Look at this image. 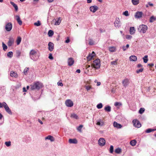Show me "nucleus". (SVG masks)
Listing matches in <instances>:
<instances>
[{"label": "nucleus", "mask_w": 156, "mask_h": 156, "mask_svg": "<svg viewBox=\"0 0 156 156\" xmlns=\"http://www.w3.org/2000/svg\"><path fill=\"white\" fill-rule=\"evenodd\" d=\"M103 105L101 103H100L97 105V107L98 109H101Z\"/></svg>", "instance_id": "obj_40"}, {"label": "nucleus", "mask_w": 156, "mask_h": 156, "mask_svg": "<svg viewBox=\"0 0 156 156\" xmlns=\"http://www.w3.org/2000/svg\"><path fill=\"white\" fill-rule=\"evenodd\" d=\"M65 103L66 105L69 107H72L73 105V102L70 99H67Z\"/></svg>", "instance_id": "obj_9"}, {"label": "nucleus", "mask_w": 156, "mask_h": 156, "mask_svg": "<svg viewBox=\"0 0 156 156\" xmlns=\"http://www.w3.org/2000/svg\"><path fill=\"white\" fill-rule=\"evenodd\" d=\"M71 117L75 119H78V117L77 115L75 114H71Z\"/></svg>", "instance_id": "obj_33"}, {"label": "nucleus", "mask_w": 156, "mask_h": 156, "mask_svg": "<svg viewBox=\"0 0 156 156\" xmlns=\"http://www.w3.org/2000/svg\"><path fill=\"white\" fill-rule=\"evenodd\" d=\"M30 86L31 87L30 89L31 90L35 89L39 90L42 87V84L39 81H37L34 82L33 84L31 85Z\"/></svg>", "instance_id": "obj_2"}, {"label": "nucleus", "mask_w": 156, "mask_h": 156, "mask_svg": "<svg viewBox=\"0 0 156 156\" xmlns=\"http://www.w3.org/2000/svg\"><path fill=\"white\" fill-rule=\"evenodd\" d=\"M70 41V40L69 39V38H67V39L65 41V42L66 43H69Z\"/></svg>", "instance_id": "obj_60"}, {"label": "nucleus", "mask_w": 156, "mask_h": 156, "mask_svg": "<svg viewBox=\"0 0 156 156\" xmlns=\"http://www.w3.org/2000/svg\"><path fill=\"white\" fill-rule=\"evenodd\" d=\"M101 66L100 60L99 59H97L93 61V63L92 64L91 66L97 69L100 68Z\"/></svg>", "instance_id": "obj_3"}, {"label": "nucleus", "mask_w": 156, "mask_h": 156, "mask_svg": "<svg viewBox=\"0 0 156 156\" xmlns=\"http://www.w3.org/2000/svg\"><path fill=\"white\" fill-rule=\"evenodd\" d=\"M45 140H50L51 142L54 141L55 140L54 137L51 135H48L47 136L45 137Z\"/></svg>", "instance_id": "obj_19"}, {"label": "nucleus", "mask_w": 156, "mask_h": 156, "mask_svg": "<svg viewBox=\"0 0 156 156\" xmlns=\"http://www.w3.org/2000/svg\"><path fill=\"white\" fill-rule=\"evenodd\" d=\"M129 47V44H127L126 46H123L122 47V49L124 51H126Z\"/></svg>", "instance_id": "obj_44"}, {"label": "nucleus", "mask_w": 156, "mask_h": 156, "mask_svg": "<svg viewBox=\"0 0 156 156\" xmlns=\"http://www.w3.org/2000/svg\"><path fill=\"white\" fill-rule=\"evenodd\" d=\"M16 54L17 56V57H19L21 54V52L20 51L17 50L16 51Z\"/></svg>", "instance_id": "obj_47"}, {"label": "nucleus", "mask_w": 156, "mask_h": 156, "mask_svg": "<svg viewBox=\"0 0 156 156\" xmlns=\"http://www.w3.org/2000/svg\"><path fill=\"white\" fill-rule=\"evenodd\" d=\"M89 44L90 45H92L94 44V41L92 39H90L89 40Z\"/></svg>", "instance_id": "obj_46"}, {"label": "nucleus", "mask_w": 156, "mask_h": 156, "mask_svg": "<svg viewBox=\"0 0 156 156\" xmlns=\"http://www.w3.org/2000/svg\"><path fill=\"white\" fill-rule=\"evenodd\" d=\"M133 4L134 5H137L139 3V0H132Z\"/></svg>", "instance_id": "obj_37"}, {"label": "nucleus", "mask_w": 156, "mask_h": 156, "mask_svg": "<svg viewBox=\"0 0 156 156\" xmlns=\"http://www.w3.org/2000/svg\"><path fill=\"white\" fill-rule=\"evenodd\" d=\"M39 56V53L37 52L35 50L32 49L30 51V58L33 61H37Z\"/></svg>", "instance_id": "obj_1"}, {"label": "nucleus", "mask_w": 156, "mask_h": 156, "mask_svg": "<svg viewBox=\"0 0 156 156\" xmlns=\"http://www.w3.org/2000/svg\"><path fill=\"white\" fill-rule=\"evenodd\" d=\"M146 16V14H143L142 12L137 11L135 13L134 17L136 19H140L143 16Z\"/></svg>", "instance_id": "obj_5"}, {"label": "nucleus", "mask_w": 156, "mask_h": 156, "mask_svg": "<svg viewBox=\"0 0 156 156\" xmlns=\"http://www.w3.org/2000/svg\"><path fill=\"white\" fill-rule=\"evenodd\" d=\"M113 126L115 127H116L117 128H120L122 126L121 124L118 123L117 122H114Z\"/></svg>", "instance_id": "obj_21"}, {"label": "nucleus", "mask_w": 156, "mask_h": 156, "mask_svg": "<svg viewBox=\"0 0 156 156\" xmlns=\"http://www.w3.org/2000/svg\"><path fill=\"white\" fill-rule=\"evenodd\" d=\"M123 15L126 16H128L129 15V14L128 13V11L127 10L125 11L123 13Z\"/></svg>", "instance_id": "obj_50"}, {"label": "nucleus", "mask_w": 156, "mask_h": 156, "mask_svg": "<svg viewBox=\"0 0 156 156\" xmlns=\"http://www.w3.org/2000/svg\"><path fill=\"white\" fill-rule=\"evenodd\" d=\"M2 47L3 50L4 51H6V50L7 48V47L6 45V44H5L3 42H2Z\"/></svg>", "instance_id": "obj_39"}, {"label": "nucleus", "mask_w": 156, "mask_h": 156, "mask_svg": "<svg viewBox=\"0 0 156 156\" xmlns=\"http://www.w3.org/2000/svg\"><path fill=\"white\" fill-rule=\"evenodd\" d=\"M109 50L110 51L113 52L115 51V48L114 47H111L109 48Z\"/></svg>", "instance_id": "obj_45"}, {"label": "nucleus", "mask_w": 156, "mask_h": 156, "mask_svg": "<svg viewBox=\"0 0 156 156\" xmlns=\"http://www.w3.org/2000/svg\"><path fill=\"white\" fill-rule=\"evenodd\" d=\"M10 76L12 77L17 78L18 77L17 74L14 72L12 71L10 73Z\"/></svg>", "instance_id": "obj_24"}, {"label": "nucleus", "mask_w": 156, "mask_h": 156, "mask_svg": "<svg viewBox=\"0 0 156 156\" xmlns=\"http://www.w3.org/2000/svg\"><path fill=\"white\" fill-rule=\"evenodd\" d=\"M12 23L11 22H9L6 24L5 29L7 31H10L12 29Z\"/></svg>", "instance_id": "obj_7"}, {"label": "nucleus", "mask_w": 156, "mask_h": 156, "mask_svg": "<svg viewBox=\"0 0 156 156\" xmlns=\"http://www.w3.org/2000/svg\"><path fill=\"white\" fill-rule=\"evenodd\" d=\"M83 127V125H81L79 126L77 128V130L78 131L80 132H81V129Z\"/></svg>", "instance_id": "obj_43"}, {"label": "nucleus", "mask_w": 156, "mask_h": 156, "mask_svg": "<svg viewBox=\"0 0 156 156\" xmlns=\"http://www.w3.org/2000/svg\"><path fill=\"white\" fill-rule=\"evenodd\" d=\"M114 150V147L112 145H111L110 146V147L109 148V152L110 153H112L113 152Z\"/></svg>", "instance_id": "obj_41"}, {"label": "nucleus", "mask_w": 156, "mask_h": 156, "mask_svg": "<svg viewBox=\"0 0 156 156\" xmlns=\"http://www.w3.org/2000/svg\"><path fill=\"white\" fill-rule=\"evenodd\" d=\"M57 84L58 86H63V85L62 83H60L59 82H58Z\"/></svg>", "instance_id": "obj_59"}, {"label": "nucleus", "mask_w": 156, "mask_h": 156, "mask_svg": "<svg viewBox=\"0 0 156 156\" xmlns=\"http://www.w3.org/2000/svg\"><path fill=\"white\" fill-rule=\"evenodd\" d=\"M85 87L87 91L90 90V89L91 88V87L89 86H85Z\"/></svg>", "instance_id": "obj_55"}, {"label": "nucleus", "mask_w": 156, "mask_h": 156, "mask_svg": "<svg viewBox=\"0 0 156 156\" xmlns=\"http://www.w3.org/2000/svg\"><path fill=\"white\" fill-rule=\"evenodd\" d=\"M9 40L8 45L10 47L13 44L14 42V39L12 37H10L9 38Z\"/></svg>", "instance_id": "obj_11"}, {"label": "nucleus", "mask_w": 156, "mask_h": 156, "mask_svg": "<svg viewBox=\"0 0 156 156\" xmlns=\"http://www.w3.org/2000/svg\"><path fill=\"white\" fill-rule=\"evenodd\" d=\"M155 20H156V17L152 16L150 18L149 22L150 23H152Z\"/></svg>", "instance_id": "obj_30"}, {"label": "nucleus", "mask_w": 156, "mask_h": 156, "mask_svg": "<svg viewBox=\"0 0 156 156\" xmlns=\"http://www.w3.org/2000/svg\"><path fill=\"white\" fill-rule=\"evenodd\" d=\"M68 65L69 66H71L73 65L74 63V60L72 58H68Z\"/></svg>", "instance_id": "obj_13"}, {"label": "nucleus", "mask_w": 156, "mask_h": 156, "mask_svg": "<svg viewBox=\"0 0 156 156\" xmlns=\"http://www.w3.org/2000/svg\"><path fill=\"white\" fill-rule=\"evenodd\" d=\"M136 143V141L135 140H131L130 142V144L133 146H135Z\"/></svg>", "instance_id": "obj_31"}, {"label": "nucleus", "mask_w": 156, "mask_h": 156, "mask_svg": "<svg viewBox=\"0 0 156 156\" xmlns=\"http://www.w3.org/2000/svg\"><path fill=\"white\" fill-rule=\"evenodd\" d=\"M7 56L10 58H11L13 56V52L12 51H9L7 54Z\"/></svg>", "instance_id": "obj_35"}, {"label": "nucleus", "mask_w": 156, "mask_h": 156, "mask_svg": "<svg viewBox=\"0 0 156 156\" xmlns=\"http://www.w3.org/2000/svg\"><path fill=\"white\" fill-rule=\"evenodd\" d=\"M48 49L50 51H52L54 49V44L52 42H49L48 44Z\"/></svg>", "instance_id": "obj_15"}, {"label": "nucleus", "mask_w": 156, "mask_h": 156, "mask_svg": "<svg viewBox=\"0 0 156 156\" xmlns=\"http://www.w3.org/2000/svg\"><path fill=\"white\" fill-rule=\"evenodd\" d=\"M137 67L138 68H140V67H142V66L140 64H138L137 65Z\"/></svg>", "instance_id": "obj_63"}, {"label": "nucleus", "mask_w": 156, "mask_h": 156, "mask_svg": "<svg viewBox=\"0 0 156 156\" xmlns=\"http://www.w3.org/2000/svg\"><path fill=\"white\" fill-rule=\"evenodd\" d=\"M16 20L18 23L20 25H21L22 24V21L20 20V16L16 15L15 16Z\"/></svg>", "instance_id": "obj_18"}, {"label": "nucleus", "mask_w": 156, "mask_h": 156, "mask_svg": "<svg viewBox=\"0 0 156 156\" xmlns=\"http://www.w3.org/2000/svg\"><path fill=\"white\" fill-rule=\"evenodd\" d=\"M133 126L137 128H139L141 127V124L140 122L137 119H134L133 120Z\"/></svg>", "instance_id": "obj_6"}, {"label": "nucleus", "mask_w": 156, "mask_h": 156, "mask_svg": "<svg viewBox=\"0 0 156 156\" xmlns=\"http://www.w3.org/2000/svg\"><path fill=\"white\" fill-rule=\"evenodd\" d=\"M39 0H33L34 3H36L39 1Z\"/></svg>", "instance_id": "obj_64"}, {"label": "nucleus", "mask_w": 156, "mask_h": 156, "mask_svg": "<svg viewBox=\"0 0 156 156\" xmlns=\"http://www.w3.org/2000/svg\"><path fill=\"white\" fill-rule=\"evenodd\" d=\"M132 37V36L130 35H127L126 36V38L127 39H130Z\"/></svg>", "instance_id": "obj_56"}, {"label": "nucleus", "mask_w": 156, "mask_h": 156, "mask_svg": "<svg viewBox=\"0 0 156 156\" xmlns=\"http://www.w3.org/2000/svg\"><path fill=\"white\" fill-rule=\"evenodd\" d=\"M105 140L103 138H100L98 141V144L100 146H103L105 145Z\"/></svg>", "instance_id": "obj_10"}, {"label": "nucleus", "mask_w": 156, "mask_h": 156, "mask_svg": "<svg viewBox=\"0 0 156 156\" xmlns=\"http://www.w3.org/2000/svg\"><path fill=\"white\" fill-rule=\"evenodd\" d=\"M144 70V69L143 68H141L139 69H138L136 71V73H140L142 72Z\"/></svg>", "instance_id": "obj_52"}, {"label": "nucleus", "mask_w": 156, "mask_h": 156, "mask_svg": "<svg viewBox=\"0 0 156 156\" xmlns=\"http://www.w3.org/2000/svg\"><path fill=\"white\" fill-rule=\"evenodd\" d=\"M5 111L6 112L9 114L12 115V112L11 111V110L6 104V105H5L4 106V107Z\"/></svg>", "instance_id": "obj_17"}, {"label": "nucleus", "mask_w": 156, "mask_h": 156, "mask_svg": "<svg viewBox=\"0 0 156 156\" xmlns=\"http://www.w3.org/2000/svg\"><path fill=\"white\" fill-rule=\"evenodd\" d=\"M22 40V38L20 36L17 37L16 42L17 45H19L20 44Z\"/></svg>", "instance_id": "obj_26"}, {"label": "nucleus", "mask_w": 156, "mask_h": 156, "mask_svg": "<svg viewBox=\"0 0 156 156\" xmlns=\"http://www.w3.org/2000/svg\"><path fill=\"white\" fill-rule=\"evenodd\" d=\"M129 60L132 61H136L137 60V57L135 55H131L129 58Z\"/></svg>", "instance_id": "obj_22"}, {"label": "nucleus", "mask_w": 156, "mask_h": 156, "mask_svg": "<svg viewBox=\"0 0 156 156\" xmlns=\"http://www.w3.org/2000/svg\"><path fill=\"white\" fill-rule=\"evenodd\" d=\"M54 34L53 31L51 30H49L48 32V35L49 37H52Z\"/></svg>", "instance_id": "obj_32"}, {"label": "nucleus", "mask_w": 156, "mask_h": 156, "mask_svg": "<svg viewBox=\"0 0 156 156\" xmlns=\"http://www.w3.org/2000/svg\"><path fill=\"white\" fill-rule=\"evenodd\" d=\"M69 142L70 144H76L77 143V141L76 139H70L69 140Z\"/></svg>", "instance_id": "obj_20"}, {"label": "nucleus", "mask_w": 156, "mask_h": 156, "mask_svg": "<svg viewBox=\"0 0 156 156\" xmlns=\"http://www.w3.org/2000/svg\"><path fill=\"white\" fill-rule=\"evenodd\" d=\"M145 109L144 108H141L139 111V113L140 114H142L144 111Z\"/></svg>", "instance_id": "obj_42"}, {"label": "nucleus", "mask_w": 156, "mask_h": 156, "mask_svg": "<svg viewBox=\"0 0 156 156\" xmlns=\"http://www.w3.org/2000/svg\"><path fill=\"white\" fill-rule=\"evenodd\" d=\"M122 82L123 86L126 87L129 84V80L127 79H126L122 81Z\"/></svg>", "instance_id": "obj_16"}, {"label": "nucleus", "mask_w": 156, "mask_h": 156, "mask_svg": "<svg viewBox=\"0 0 156 156\" xmlns=\"http://www.w3.org/2000/svg\"><path fill=\"white\" fill-rule=\"evenodd\" d=\"M6 105V103L3 102L2 103L0 102V108H2L3 107H4V106Z\"/></svg>", "instance_id": "obj_49"}, {"label": "nucleus", "mask_w": 156, "mask_h": 156, "mask_svg": "<svg viewBox=\"0 0 156 156\" xmlns=\"http://www.w3.org/2000/svg\"><path fill=\"white\" fill-rule=\"evenodd\" d=\"M121 149H120V148H116L115 150V152L116 153L119 154L120 153H121Z\"/></svg>", "instance_id": "obj_38"}, {"label": "nucleus", "mask_w": 156, "mask_h": 156, "mask_svg": "<svg viewBox=\"0 0 156 156\" xmlns=\"http://www.w3.org/2000/svg\"><path fill=\"white\" fill-rule=\"evenodd\" d=\"M48 58L51 60H53V57L52 56V54L51 53H50L49 54Z\"/></svg>", "instance_id": "obj_57"}, {"label": "nucleus", "mask_w": 156, "mask_h": 156, "mask_svg": "<svg viewBox=\"0 0 156 156\" xmlns=\"http://www.w3.org/2000/svg\"><path fill=\"white\" fill-rule=\"evenodd\" d=\"M10 4L12 5L14 8L15 10L16 11H17L18 10V7L17 5L15 4L13 2H10Z\"/></svg>", "instance_id": "obj_25"}, {"label": "nucleus", "mask_w": 156, "mask_h": 156, "mask_svg": "<svg viewBox=\"0 0 156 156\" xmlns=\"http://www.w3.org/2000/svg\"><path fill=\"white\" fill-rule=\"evenodd\" d=\"M95 55V54L94 51H93L87 57V61H90Z\"/></svg>", "instance_id": "obj_14"}, {"label": "nucleus", "mask_w": 156, "mask_h": 156, "mask_svg": "<svg viewBox=\"0 0 156 156\" xmlns=\"http://www.w3.org/2000/svg\"><path fill=\"white\" fill-rule=\"evenodd\" d=\"M122 105L121 103L120 102H115L114 104V105L115 106H121Z\"/></svg>", "instance_id": "obj_53"}, {"label": "nucleus", "mask_w": 156, "mask_h": 156, "mask_svg": "<svg viewBox=\"0 0 156 156\" xmlns=\"http://www.w3.org/2000/svg\"><path fill=\"white\" fill-rule=\"evenodd\" d=\"M129 32L131 34H133L135 32V28L134 27H130Z\"/></svg>", "instance_id": "obj_23"}, {"label": "nucleus", "mask_w": 156, "mask_h": 156, "mask_svg": "<svg viewBox=\"0 0 156 156\" xmlns=\"http://www.w3.org/2000/svg\"><path fill=\"white\" fill-rule=\"evenodd\" d=\"M104 122L101 119H99L97 122V124L98 125L101 126L103 125Z\"/></svg>", "instance_id": "obj_27"}, {"label": "nucleus", "mask_w": 156, "mask_h": 156, "mask_svg": "<svg viewBox=\"0 0 156 156\" xmlns=\"http://www.w3.org/2000/svg\"><path fill=\"white\" fill-rule=\"evenodd\" d=\"M29 69V68H26L24 69V71H23V73L25 74V75H26V74L27 72V71Z\"/></svg>", "instance_id": "obj_54"}, {"label": "nucleus", "mask_w": 156, "mask_h": 156, "mask_svg": "<svg viewBox=\"0 0 156 156\" xmlns=\"http://www.w3.org/2000/svg\"><path fill=\"white\" fill-rule=\"evenodd\" d=\"M148 56L147 55H146L144 56V57L143 58V59L144 60V62L146 63H147L148 61V59L147 58Z\"/></svg>", "instance_id": "obj_34"}, {"label": "nucleus", "mask_w": 156, "mask_h": 156, "mask_svg": "<svg viewBox=\"0 0 156 156\" xmlns=\"http://www.w3.org/2000/svg\"><path fill=\"white\" fill-rule=\"evenodd\" d=\"M104 109L106 111L110 112L111 111V107L109 106H107L105 107Z\"/></svg>", "instance_id": "obj_29"}, {"label": "nucleus", "mask_w": 156, "mask_h": 156, "mask_svg": "<svg viewBox=\"0 0 156 156\" xmlns=\"http://www.w3.org/2000/svg\"><path fill=\"white\" fill-rule=\"evenodd\" d=\"M5 144L7 147H9L11 145V143L10 141H7L5 142Z\"/></svg>", "instance_id": "obj_51"}, {"label": "nucleus", "mask_w": 156, "mask_h": 156, "mask_svg": "<svg viewBox=\"0 0 156 156\" xmlns=\"http://www.w3.org/2000/svg\"><path fill=\"white\" fill-rule=\"evenodd\" d=\"M38 121L39 122H40L41 124H43V122H42L40 119H38Z\"/></svg>", "instance_id": "obj_62"}, {"label": "nucleus", "mask_w": 156, "mask_h": 156, "mask_svg": "<svg viewBox=\"0 0 156 156\" xmlns=\"http://www.w3.org/2000/svg\"><path fill=\"white\" fill-rule=\"evenodd\" d=\"M114 24L115 26L117 28H118L121 26V23L119 18H117L115 20L114 22Z\"/></svg>", "instance_id": "obj_8"}, {"label": "nucleus", "mask_w": 156, "mask_h": 156, "mask_svg": "<svg viewBox=\"0 0 156 156\" xmlns=\"http://www.w3.org/2000/svg\"><path fill=\"white\" fill-rule=\"evenodd\" d=\"M117 61V59H116L115 61L111 62V64L112 65L116 64Z\"/></svg>", "instance_id": "obj_58"}, {"label": "nucleus", "mask_w": 156, "mask_h": 156, "mask_svg": "<svg viewBox=\"0 0 156 156\" xmlns=\"http://www.w3.org/2000/svg\"><path fill=\"white\" fill-rule=\"evenodd\" d=\"M148 5L151 6H153V4L151 3L150 2H148Z\"/></svg>", "instance_id": "obj_61"}, {"label": "nucleus", "mask_w": 156, "mask_h": 156, "mask_svg": "<svg viewBox=\"0 0 156 156\" xmlns=\"http://www.w3.org/2000/svg\"><path fill=\"white\" fill-rule=\"evenodd\" d=\"M34 25L37 26H39L41 25V23L39 20L37 21V22L34 23Z\"/></svg>", "instance_id": "obj_48"}, {"label": "nucleus", "mask_w": 156, "mask_h": 156, "mask_svg": "<svg viewBox=\"0 0 156 156\" xmlns=\"http://www.w3.org/2000/svg\"><path fill=\"white\" fill-rule=\"evenodd\" d=\"M156 130V129L149 128L147 129L146 131L145 132L147 133H149L153 131Z\"/></svg>", "instance_id": "obj_28"}, {"label": "nucleus", "mask_w": 156, "mask_h": 156, "mask_svg": "<svg viewBox=\"0 0 156 156\" xmlns=\"http://www.w3.org/2000/svg\"><path fill=\"white\" fill-rule=\"evenodd\" d=\"M147 29V27L145 25H140L138 28V30L140 32H142L145 33Z\"/></svg>", "instance_id": "obj_4"}, {"label": "nucleus", "mask_w": 156, "mask_h": 156, "mask_svg": "<svg viewBox=\"0 0 156 156\" xmlns=\"http://www.w3.org/2000/svg\"><path fill=\"white\" fill-rule=\"evenodd\" d=\"M61 22V20L60 19V18H59L57 20L55 21V25H58L60 24Z\"/></svg>", "instance_id": "obj_36"}, {"label": "nucleus", "mask_w": 156, "mask_h": 156, "mask_svg": "<svg viewBox=\"0 0 156 156\" xmlns=\"http://www.w3.org/2000/svg\"><path fill=\"white\" fill-rule=\"evenodd\" d=\"M98 9V7L96 5H93L90 7V11L93 12H95Z\"/></svg>", "instance_id": "obj_12"}]
</instances>
